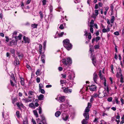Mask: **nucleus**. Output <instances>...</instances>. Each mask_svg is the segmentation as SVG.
Instances as JSON below:
<instances>
[{"mask_svg": "<svg viewBox=\"0 0 124 124\" xmlns=\"http://www.w3.org/2000/svg\"><path fill=\"white\" fill-rule=\"evenodd\" d=\"M63 45L64 47L68 50L71 49L72 47L71 44L70 43L69 40L66 39L63 41Z\"/></svg>", "mask_w": 124, "mask_h": 124, "instance_id": "obj_1", "label": "nucleus"}, {"mask_svg": "<svg viewBox=\"0 0 124 124\" xmlns=\"http://www.w3.org/2000/svg\"><path fill=\"white\" fill-rule=\"evenodd\" d=\"M62 62L64 65V68L65 69H67L66 66H67V65L71 64L72 63V60L70 57L62 59Z\"/></svg>", "mask_w": 124, "mask_h": 124, "instance_id": "obj_2", "label": "nucleus"}, {"mask_svg": "<svg viewBox=\"0 0 124 124\" xmlns=\"http://www.w3.org/2000/svg\"><path fill=\"white\" fill-rule=\"evenodd\" d=\"M83 116L85 117V120L84 119L82 121V124H86L87 123V120L89 118V114L88 113H85L83 114Z\"/></svg>", "mask_w": 124, "mask_h": 124, "instance_id": "obj_3", "label": "nucleus"}, {"mask_svg": "<svg viewBox=\"0 0 124 124\" xmlns=\"http://www.w3.org/2000/svg\"><path fill=\"white\" fill-rule=\"evenodd\" d=\"M122 76L121 73V70L120 68H118L117 70V73L116 74V76L117 78H119L120 76Z\"/></svg>", "mask_w": 124, "mask_h": 124, "instance_id": "obj_4", "label": "nucleus"}, {"mask_svg": "<svg viewBox=\"0 0 124 124\" xmlns=\"http://www.w3.org/2000/svg\"><path fill=\"white\" fill-rule=\"evenodd\" d=\"M104 88V90L103 92L105 93V95H107L109 93V89L108 87H106Z\"/></svg>", "mask_w": 124, "mask_h": 124, "instance_id": "obj_5", "label": "nucleus"}, {"mask_svg": "<svg viewBox=\"0 0 124 124\" xmlns=\"http://www.w3.org/2000/svg\"><path fill=\"white\" fill-rule=\"evenodd\" d=\"M91 58L92 59V62L93 63L95 66L96 65V61L95 56L94 55L92 56H91Z\"/></svg>", "mask_w": 124, "mask_h": 124, "instance_id": "obj_6", "label": "nucleus"}, {"mask_svg": "<svg viewBox=\"0 0 124 124\" xmlns=\"http://www.w3.org/2000/svg\"><path fill=\"white\" fill-rule=\"evenodd\" d=\"M17 41L16 40H13L10 42V45L11 46H16V45Z\"/></svg>", "mask_w": 124, "mask_h": 124, "instance_id": "obj_7", "label": "nucleus"}, {"mask_svg": "<svg viewBox=\"0 0 124 124\" xmlns=\"http://www.w3.org/2000/svg\"><path fill=\"white\" fill-rule=\"evenodd\" d=\"M59 99L60 102H63L65 101V97L64 96H61L59 97Z\"/></svg>", "mask_w": 124, "mask_h": 124, "instance_id": "obj_8", "label": "nucleus"}, {"mask_svg": "<svg viewBox=\"0 0 124 124\" xmlns=\"http://www.w3.org/2000/svg\"><path fill=\"white\" fill-rule=\"evenodd\" d=\"M98 75L100 77V78L101 80H105V79H106L104 76L102 75L101 71V70H100L99 73Z\"/></svg>", "mask_w": 124, "mask_h": 124, "instance_id": "obj_9", "label": "nucleus"}, {"mask_svg": "<svg viewBox=\"0 0 124 124\" xmlns=\"http://www.w3.org/2000/svg\"><path fill=\"white\" fill-rule=\"evenodd\" d=\"M110 29L109 27L108 26L107 29L103 28L102 30V31L103 33H105L106 32H107L109 31H110Z\"/></svg>", "mask_w": 124, "mask_h": 124, "instance_id": "obj_10", "label": "nucleus"}, {"mask_svg": "<svg viewBox=\"0 0 124 124\" xmlns=\"http://www.w3.org/2000/svg\"><path fill=\"white\" fill-rule=\"evenodd\" d=\"M22 100L24 101V102L26 103H27L29 102H31L32 101L31 99H29L27 98H23Z\"/></svg>", "mask_w": 124, "mask_h": 124, "instance_id": "obj_11", "label": "nucleus"}, {"mask_svg": "<svg viewBox=\"0 0 124 124\" xmlns=\"http://www.w3.org/2000/svg\"><path fill=\"white\" fill-rule=\"evenodd\" d=\"M23 42L25 43H29L30 42V40L28 38L26 37L25 36H24L23 38Z\"/></svg>", "mask_w": 124, "mask_h": 124, "instance_id": "obj_12", "label": "nucleus"}, {"mask_svg": "<svg viewBox=\"0 0 124 124\" xmlns=\"http://www.w3.org/2000/svg\"><path fill=\"white\" fill-rule=\"evenodd\" d=\"M96 88V87L94 85H92L90 86L89 88L90 90L91 91H95Z\"/></svg>", "mask_w": 124, "mask_h": 124, "instance_id": "obj_13", "label": "nucleus"}, {"mask_svg": "<svg viewBox=\"0 0 124 124\" xmlns=\"http://www.w3.org/2000/svg\"><path fill=\"white\" fill-rule=\"evenodd\" d=\"M97 77L98 76L97 74H96L95 72L93 74V78L94 82L96 83H97L96 82Z\"/></svg>", "mask_w": 124, "mask_h": 124, "instance_id": "obj_14", "label": "nucleus"}, {"mask_svg": "<svg viewBox=\"0 0 124 124\" xmlns=\"http://www.w3.org/2000/svg\"><path fill=\"white\" fill-rule=\"evenodd\" d=\"M65 107H66L64 104H62L60 106V109L64 112L65 111L67 110Z\"/></svg>", "mask_w": 124, "mask_h": 124, "instance_id": "obj_15", "label": "nucleus"}, {"mask_svg": "<svg viewBox=\"0 0 124 124\" xmlns=\"http://www.w3.org/2000/svg\"><path fill=\"white\" fill-rule=\"evenodd\" d=\"M14 64L15 65H16L19 64V60L16 58L14 62Z\"/></svg>", "mask_w": 124, "mask_h": 124, "instance_id": "obj_16", "label": "nucleus"}, {"mask_svg": "<svg viewBox=\"0 0 124 124\" xmlns=\"http://www.w3.org/2000/svg\"><path fill=\"white\" fill-rule=\"evenodd\" d=\"M95 14H93V18L95 19L98 14V11L97 10H95L94 11Z\"/></svg>", "mask_w": 124, "mask_h": 124, "instance_id": "obj_17", "label": "nucleus"}, {"mask_svg": "<svg viewBox=\"0 0 124 124\" xmlns=\"http://www.w3.org/2000/svg\"><path fill=\"white\" fill-rule=\"evenodd\" d=\"M44 98V95L42 94H40V95L38 97V99L40 100H43Z\"/></svg>", "mask_w": 124, "mask_h": 124, "instance_id": "obj_18", "label": "nucleus"}, {"mask_svg": "<svg viewBox=\"0 0 124 124\" xmlns=\"http://www.w3.org/2000/svg\"><path fill=\"white\" fill-rule=\"evenodd\" d=\"M73 72L71 71H69L68 72V73L69 74L68 77L69 79H72L71 74H72Z\"/></svg>", "mask_w": 124, "mask_h": 124, "instance_id": "obj_19", "label": "nucleus"}, {"mask_svg": "<svg viewBox=\"0 0 124 124\" xmlns=\"http://www.w3.org/2000/svg\"><path fill=\"white\" fill-rule=\"evenodd\" d=\"M29 107H30L34 109L35 108V106L33 103H31L29 105Z\"/></svg>", "mask_w": 124, "mask_h": 124, "instance_id": "obj_20", "label": "nucleus"}, {"mask_svg": "<svg viewBox=\"0 0 124 124\" xmlns=\"http://www.w3.org/2000/svg\"><path fill=\"white\" fill-rule=\"evenodd\" d=\"M69 116L68 115H66L65 116H63L62 119L64 121H66L69 119Z\"/></svg>", "mask_w": 124, "mask_h": 124, "instance_id": "obj_21", "label": "nucleus"}, {"mask_svg": "<svg viewBox=\"0 0 124 124\" xmlns=\"http://www.w3.org/2000/svg\"><path fill=\"white\" fill-rule=\"evenodd\" d=\"M61 114V112L60 111L56 112L55 113V115L56 116L58 117Z\"/></svg>", "mask_w": 124, "mask_h": 124, "instance_id": "obj_22", "label": "nucleus"}, {"mask_svg": "<svg viewBox=\"0 0 124 124\" xmlns=\"http://www.w3.org/2000/svg\"><path fill=\"white\" fill-rule=\"evenodd\" d=\"M17 32L16 31H15L13 33L12 36L15 39H17V37L16 35L17 34Z\"/></svg>", "mask_w": 124, "mask_h": 124, "instance_id": "obj_23", "label": "nucleus"}, {"mask_svg": "<svg viewBox=\"0 0 124 124\" xmlns=\"http://www.w3.org/2000/svg\"><path fill=\"white\" fill-rule=\"evenodd\" d=\"M28 94L29 95H33L34 93L33 91L30 90L28 92Z\"/></svg>", "mask_w": 124, "mask_h": 124, "instance_id": "obj_24", "label": "nucleus"}, {"mask_svg": "<svg viewBox=\"0 0 124 124\" xmlns=\"http://www.w3.org/2000/svg\"><path fill=\"white\" fill-rule=\"evenodd\" d=\"M89 27H90V32L92 33H93V25H90Z\"/></svg>", "mask_w": 124, "mask_h": 124, "instance_id": "obj_25", "label": "nucleus"}, {"mask_svg": "<svg viewBox=\"0 0 124 124\" xmlns=\"http://www.w3.org/2000/svg\"><path fill=\"white\" fill-rule=\"evenodd\" d=\"M38 25L37 24L34 23L31 24V27L32 28H37Z\"/></svg>", "mask_w": 124, "mask_h": 124, "instance_id": "obj_26", "label": "nucleus"}, {"mask_svg": "<svg viewBox=\"0 0 124 124\" xmlns=\"http://www.w3.org/2000/svg\"><path fill=\"white\" fill-rule=\"evenodd\" d=\"M33 112L34 113V115L35 116L36 118L38 117V114L37 111L36 110H34L33 111Z\"/></svg>", "mask_w": 124, "mask_h": 124, "instance_id": "obj_27", "label": "nucleus"}, {"mask_svg": "<svg viewBox=\"0 0 124 124\" xmlns=\"http://www.w3.org/2000/svg\"><path fill=\"white\" fill-rule=\"evenodd\" d=\"M20 82L21 85H24V79L23 78H21Z\"/></svg>", "mask_w": 124, "mask_h": 124, "instance_id": "obj_28", "label": "nucleus"}, {"mask_svg": "<svg viewBox=\"0 0 124 124\" xmlns=\"http://www.w3.org/2000/svg\"><path fill=\"white\" fill-rule=\"evenodd\" d=\"M65 92L67 93H71L72 92V90L70 89H66L65 90Z\"/></svg>", "mask_w": 124, "mask_h": 124, "instance_id": "obj_29", "label": "nucleus"}, {"mask_svg": "<svg viewBox=\"0 0 124 124\" xmlns=\"http://www.w3.org/2000/svg\"><path fill=\"white\" fill-rule=\"evenodd\" d=\"M46 0H43L42 1V2L43 3V5L45 7H46L47 5L46 4Z\"/></svg>", "mask_w": 124, "mask_h": 124, "instance_id": "obj_30", "label": "nucleus"}, {"mask_svg": "<svg viewBox=\"0 0 124 124\" xmlns=\"http://www.w3.org/2000/svg\"><path fill=\"white\" fill-rule=\"evenodd\" d=\"M22 36V34H19V35L17 37V39H16L17 40H21V39Z\"/></svg>", "mask_w": 124, "mask_h": 124, "instance_id": "obj_31", "label": "nucleus"}, {"mask_svg": "<svg viewBox=\"0 0 124 124\" xmlns=\"http://www.w3.org/2000/svg\"><path fill=\"white\" fill-rule=\"evenodd\" d=\"M115 20V17L114 16H112L111 17V22L112 23H113Z\"/></svg>", "mask_w": 124, "mask_h": 124, "instance_id": "obj_32", "label": "nucleus"}, {"mask_svg": "<svg viewBox=\"0 0 124 124\" xmlns=\"http://www.w3.org/2000/svg\"><path fill=\"white\" fill-rule=\"evenodd\" d=\"M64 34L65 35H66V33H64V32H61L60 33H59L58 35L59 37H62Z\"/></svg>", "mask_w": 124, "mask_h": 124, "instance_id": "obj_33", "label": "nucleus"}, {"mask_svg": "<svg viewBox=\"0 0 124 124\" xmlns=\"http://www.w3.org/2000/svg\"><path fill=\"white\" fill-rule=\"evenodd\" d=\"M39 91L41 93L44 94L45 93V92L44 90L42 89H39Z\"/></svg>", "mask_w": 124, "mask_h": 124, "instance_id": "obj_34", "label": "nucleus"}, {"mask_svg": "<svg viewBox=\"0 0 124 124\" xmlns=\"http://www.w3.org/2000/svg\"><path fill=\"white\" fill-rule=\"evenodd\" d=\"M39 13L40 15L41 19H42L43 17V15L42 14V12L41 11H40L39 12Z\"/></svg>", "mask_w": 124, "mask_h": 124, "instance_id": "obj_35", "label": "nucleus"}, {"mask_svg": "<svg viewBox=\"0 0 124 124\" xmlns=\"http://www.w3.org/2000/svg\"><path fill=\"white\" fill-rule=\"evenodd\" d=\"M41 70L39 69H38L36 72V74L37 75H39V73L40 71Z\"/></svg>", "mask_w": 124, "mask_h": 124, "instance_id": "obj_36", "label": "nucleus"}, {"mask_svg": "<svg viewBox=\"0 0 124 124\" xmlns=\"http://www.w3.org/2000/svg\"><path fill=\"white\" fill-rule=\"evenodd\" d=\"M89 108H88L87 107H86L85 109V113H88L89 111Z\"/></svg>", "mask_w": 124, "mask_h": 124, "instance_id": "obj_37", "label": "nucleus"}, {"mask_svg": "<svg viewBox=\"0 0 124 124\" xmlns=\"http://www.w3.org/2000/svg\"><path fill=\"white\" fill-rule=\"evenodd\" d=\"M42 45L41 44L39 45V53L40 54H41V53L42 52Z\"/></svg>", "mask_w": 124, "mask_h": 124, "instance_id": "obj_38", "label": "nucleus"}, {"mask_svg": "<svg viewBox=\"0 0 124 124\" xmlns=\"http://www.w3.org/2000/svg\"><path fill=\"white\" fill-rule=\"evenodd\" d=\"M18 56L20 60L22 59L23 56V55L22 54H18Z\"/></svg>", "mask_w": 124, "mask_h": 124, "instance_id": "obj_39", "label": "nucleus"}, {"mask_svg": "<svg viewBox=\"0 0 124 124\" xmlns=\"http://www.w3.org/2000/svg\"><path fill=\"white\" fill-rule=\"evenodd\" d=\"M111 72L113 74H114V72L113 71V65L112 64L111 66Z\"/></svg>", "mask_w": 124, "mask_h": 124, "instance_id": "obj_40", "label": "nucleus"}, {"mask_svg": "<svg viewBox=\"0 0 124 124\" xmlns=\"http://www.w3.org/2000/svg\"><path fill=\"white\" fill-rule=\"evenodd\" d=\"M43 87V85L41 83H40L39 84V89H42Z\"/></svg>", "mask_w": 124, "mask_h": 124, "instance_id": "obj_41", "label": "nucleus"}, {"mask_svg": "<svg viewBox=\"0 0 124 124\" xmlns=\"http://www.w3.org/2000/svg\"><path fill=\"white\" fill-rule=\"evenodd\" d=\"M115 100L116 101V103L117 104H119V101H118V99L116 97H115Z\"/></svg>", "mask_w": 124, "mask_h": 124, "instance_id": "obj_42", "label": "nucleus"}, {"mask_svg": "<svg viewBox=\"0 0 124 124\" xmlns=\"http://www.w3.org/2000/svg\"><path fill=\"white\" fill-rule=\"evenodd\" d=\"M104 81V87H108V86L107 85V83H106V79H105V80Z\"/></svg>", "mask_w": 124, "mask_h": 124, "instance_id": "obj_43", "label": "nucleus"}, {"mask_svg": "<svg viewBox=\"0 0 124 124\" xmlns=\"http://www.w3.org/2000/svg\"><path fill=\"white\" fill-rule=\"evenodd\" d=\"M10 52L12 54H14L15 53V50L12 49H11L10 50Z\"/></svg>", "mask_w": 124, "mask_h": 124, "instance_id": "obj_44", "label": "nucleus"}, {"mask_svg": "<svg viewBox=\"0 0 124 124\" xmlns=\"http://www.w3.org/2000/svg\"><path fill=\"white\" fill-rule=\"evenodd\" d=\"M101 39V38L100 37L98 36L96 37V42H97L99 40Z\"/></svg>", "mask_w": 124, "mask_h": 124, "instance_id": "obj_45", "label": "nucleus"}, {"mask_svg": "<svg viewBox=\"0 0 124 124\" xmlns=\"http://www.w3.org/2000/svg\"><path fill=\"white\" fill-rule=\"evenodd\" d=\"M91 104L90 103H88V104L87 106V107L90 108H91Z\"/></svg>", "mask_w": 124, "mask_h": 124, "instance_id": "obj_46", "label": "nucleus"}, {"mask_svg": "<svg viewBox=\"0 0 124 124\" xmlns=\"http://www.w3.org/2000/svg\"><path fill=\"white\" fill-rule=\"evenodd\" d=\"M112 98L111 97H110L108 98L107 100L109 102H111L112 101Z\"/></svg>", "mask_w": 124, "mask_h": 124, "instance_id": "obj_47", "label": "nucleus"}, {"mask_svg": "<svg viewBox=\"0 0 124 124\" xmlns=\"http://www.w3.org/2000/svg\"><path fill=\"white\" fill-rule=\"evenodd\" d=\"M93 26L95 28H96V29H97L98 28V27L96 23H94L93 24Z\"/></svg>", "mask_w": 124, "mask_h": 124, "instance_id": "obj_48", "label": "nucleus"}, {"mask_svg": "<svg viewBox=\"0 0 124 124\" xmlns=\"http://www.w3.org/2000/svg\"><path fill=\"white\" fill-rule=\"evenodd\" d=\"M41 54V58H45V55L43 53H41L40 54Z\"/></svg>", "mask_w": 124, "mask_h": 124, "instance_id": "obj_49", "label": "nucleus"}, {"mask_svg": "<svg viewBox=\"0 0 124 124\" xmlns=\"http://www.w3.org/2000/svg\"><path fill=\"white\" fill-rule=\"evenodd\" d=\"M39 114H41L42 113V108L41 107H39Z\"/></svg>", "mask_w": 124, "mask_h": 124, "instance_id": "obj_50", "label": "nucleus"}, {"mask_svg": "<svg viewBox=\"0 0 124 124\" xmlns=\"http://www.w3.org/2000/svg\"><path fill=\"white\" fill-rule=\"evenodd\" d=\"M61 10H62V9L60 7H58L57 10L59 12Z\"/></svg>", "mask_w": 124, "mask_h": 124, "instance_id": "obj_51", "label": "nucleus"}, {"mask_svg": "<svg viewBox=\"0 0 124 124\" xmlns=\"http://www.w3.org/2000/svg\"><path fill=\"white\" fill-rule=\"evenodd\" d=\"M31 95H29V96L28 97V99H30L31 98H32L33 100L35 99L34 97V96H31Z\"/></svg>", "mask_w": 124, "mask_h": 124, "instance_id": "obj_52", "label": "nucleus"}, {"mask_svg": "<svg viewBox=\"0 0 124 124\" xmlns=\"http://www.w3.org/2000/svg\"><path fill=\"white\" fill-rule=\"evenodd\" d=\"M88 38L89 39H90L91 38V34L90 33H88Z\"/></svg>", "mask_w": 124, "mask_h": 124, "instance_id": "obj_53", "label": "nucleus"}, {"mask_svg": "<svg viewBox=\"0 0 124 124\" xmlns=\"http://www.w3.org/2000/svg\"><path fill=\"white\" fill-rule=\"evenodd\" d=\"M120 82L121 83H122L123 82V76H122L120 78Z\"/></svg>", "mask_w": 124, "mask_h": 124, "instance_id": "obj_54", "label": "nucleus"}, {"mask_svg": "<svg viewBox=\"0 0 124 124\" xmlns=\"http://www.w3.org/2000/svg\"><path fill=\"white\" fill-rule=\"evenodd\" d=\"M98 95L97 93H94L93 95V96L94 98H96L98 96Z\"/></svg>", "mask_w": 124, "mask_h": 124, "instance_id": "obj_55", "label": "nucleus"}, {"mask_svg": "<svg viewBox=\"0 0 124 124\" xmlns=\"http://www.w3.org/2000/svg\"><path fill=\"white\" fill-rule=\"evenodd\" d=\"M98 118H96L94 119V120L93 121L94 123H97V122H98Z\"/></svg>", "mask_w": 124, "mask_h": 124, "instance_id": "obj_56", "label": "nucleus"}, {"mask_svg": "<svg viewBox=\"0 0 124 124\" xmlns=\"http://www.w3.org/2000/svg\"><path fill=\"white\" fill-rule=\"evenodd\" d=\"M16 114L17 117H19V111H18L16 112Z\"/></svg>", "mask_w": 124, "mask_h": 124, "instance_id": "obj_57", "label": "nucleus"}, {"mask_svg": "<svg viewBox=\"0 0 124 124\" xmlns=\"http://www.w3.org/2000/svg\"><path fill=\"white\" fill-rule=\"evenodd\" d=\"M99 45H95L94 46V48L95 49H97L99 48Z\"/></svg>", "mask_w": 124, "mask_h": 124, "instance_id": "obj_58", "label": "nucleus"}, {"mask_svg": "<svg viewBox=\"0 0 124 124\" xmlns=\"http://www.w3.org/2000/svg\"><path fill=\"white\" fill-rule=\"evenodd\" d=\"M10 82L11 85L12 86H14L15 85L14 83L11 80H10Z\"/></svg>", "mask_w": 124, "mask_h": 124, "instance_id": "obj_59", "label": "nucleus"}, {"mask_svg": "<svg viewBox=\"0 0 124 124\" xmlns=\"http://www.w3.org/2000/svg\"><path fill=\"white\" fill-rule=\"evenodd\" d=\"M59 28L61 29H63L64 28L63 25L62 24H61L59 27Z\"/></svg>", "mask_w": 124, "mask_h": 124, "instance_id": "obj_60", "label": "nucleus"}, {"mask_svg": "<svg viewBox=\"0 0 124 124\" xmlns=\"http://www.w3.org/2000/svg\"><path fill=\"white\" fill-rule=\"evenodd\" d=\"M94 20H92L90 22V25H93L94 24Z\"/></svg>", "mask_w": 124, "mask_h": 124, "instance_id": "obj_61", "label": "nucleus"}, {"mask_svg": "<svg viewBox=\"0 0 124 124\" xmlns=\"http://www.w3.org/2000/svg\"><path fill=\"white\" fill-rule=\"evenodd\" d=\"M85 34L84 35L85 36H87L88 35V33L86 31V30H85V31H84Z\"/></svg>", "mask_w": 124, "mask_h": 124, "instance_id": "obj_62", "label": "nucleus"}, {"mask_svg": "<svg viewBox=\"0 0 124 124\" xmlns=\"http://www.w3.org/2000/svg\"><path fill=\"white\" fill-rule=\"evenodd\" d=\"M37 83H39L40 82V78H37Z\"/></svg>", "mask_w": 124, "mask_h": 124, "instance_id": "obj_63", "label": "nucleus"}, {"mask_svg": "<svg viewBox=\"0 0 124 124\" xmlns=\"http://www.w3.org/2000/svg\"><path fill=\"white\" fill-rule=\"evenodd\" d=\"M62 78H65L66 76V74H62Z\"/></svg>", "mask_w": 124, "mask_h": 124, "instance_id": "obj_64", "label": "nucleus"}]
</instances>
